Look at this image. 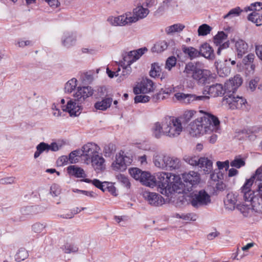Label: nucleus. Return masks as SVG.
Instances as JSON below:
<instances>
[{"instance_id":"1","label":"nucleus","mask_w":262,"mask_h":262,"mask_svg":"<svg viewBox=\"0 0 262 262\" xmlns=\"http://www.w3.org/2000/svg\"><path fill=\"white\" fill-rule=\"evenodd\" d=\"M93 94V90L91 87H78L73 95V98L70 99L66 106L62 107V110L69 112L71 116L79 115L82 110V104Z\"/></svg>"},{"instance_id":"2","label":"nucleus","mask_w":262,"mask_h":262,"mask_svg":"<svg viewBox=\"0 0 262 262\" xmlns=\"http://www.w3.org/2000/svg\"><path fill=\"white\" fill-rule=\"evenodd\" d=\"M220 122L215 116L205 113L204 116L195 120L191 125L190 134L192 136H199L204 133L215 131L220 127Z\"/></svg>"},{"instance_id":"3","label":"nucleus","mask_w":262,"mask_h":262,"mask_svg":"<svg viewBox=\"0 0 262 262\" xmlns=\"http://www.w3.org/2000/svg\"><path fill=\"white\" fill-rule=\"evenodd\" d=\"M183 72L186 77L193 78L201 84H205L211 75L210 71L203 69L199 62L186 64Z\"/></svg>"},{"instance_id":"4","label":"nucleus","mask_w":262,"mask_h":262,"mask_svg":"<svg viewBox=\"0 0 262 262\" xmlns=\"http://www.w3.org/2000/svg\"><path fill=\"white\" fill-rule=\"evenodd\" d=\"M251 186V181L246 180L244 185L241 187L237 192L228 193L224 200V204L226 208L232 210L235 209L237 202H241L244 200L247 201V196L248 194V187Z\"/></svg>"},{"instance_id":"5","label":"nucleus","mask_w":262,"mask_h":262,"mask_svg":"<svg viewBox=\"0 0 262 262\" xmlns=\"http://www.w3.org/2000/svg\"><path fill=\"white\" fill-rule=\"evenodd\" d=\"M182 128L181 122L178 118L168 117L163 121V135L170 137H177L180 134Z\"/></svg>"},{"instance_id":"6","label":"nucleus","mask_w":262,"mask_h":262,"mask_svg":"<svg viewBox=\"0 0 262 262\" xmlns=\"http://www.w3.org/2000/svg\"><path fill=\"white\" fill-rule=\"evenodd\" d=\"M251 186L248 187L247 201L250 203V205L254 213L262 215V183H260L256 191L251 190Z\"/></svg>"},{"instance_id":"7","label":"nucleus","mask_w":262,"mask_h":262,"mask_svg":"<svg viewBox=\"0 0 262 262\" xmlns=\"http://www.w3.org/2000/svg\"><path fill=\"white\" fill-rule=\"evenodd\" d=\"M183 160L192 166H198L203 169L205 173H209L212 170V162L207 158H199L194 155H185Z\"/></svg>"},{"instance_id":"8","label":"nucleus","mask_w":262,"mask_h":262,"mask_svg":"<svg viewBox=\"0 0 262 262\" xmlns=\"http://www.w3.org/2000/svg\"><path fill=\"white\" fill-rule=\"evenodd\" d=\"M174 97L177 101L182 104H189L195 101H205L209 99L208 96H197L193 94L178 92L174 94Z\"/></svg>"},{"instance_id":"9","label":"nucleus","mask_w":262,"mask_h":262,"mask_svg":"<svg viewBox=\"0 0 262 262\" xmlns=\"http://www.w3.org/2000/svg\"><path fill=\"white\" fill-rule=\"evenodd\" d=\"M210 203V196L204 190L192 195L190 201L191 205L196 208L206 206Z\"/></svg>"},{"instance_id":"10","label":"nucleus","mask_w":262,"mask_h":262,"mask_svg":"<svg viewBox=\"0 0 262 262\" xmlns=\"http://www.w3.org/2000/svg\"><path fill=\"white\" fill-rule=\"evenodd\" d=\"M169 184V187L163 192L164 195L166 196H168L169 194H172L173 192L180 193L186 191L185 184L184 182L182 183L181 178L178 175L172 174V179Z\"/></svg>"},{"instance_id":"11","label":"nucleus","mask_w":262,"mask_h":262,"mask_svg":"<svg viewBox=\"0 0 262 262\" xmlns=\"http://www.w3.org/2000/svg\"><path fill=\"white\" fill-rule=\"evenodd\" d=\"M99 150V147L95 143H88L82 147L80 156L85 162L89 164L92 158L98 155Z\"/></svg>"},{"instance_id":"12","label":"nucleus","mask_w":262,"mask_h":262,"mask_svg":"<svg viewBox=\"0 0 262 262\" xmlns=\"http://www.w3.org/2000/svg\"><path fill=\"white\" fill-rule=\"evenodd\" d=\"M172 174L171 173L161 172L157 173L156 178L154 177L155 186H158L162 194H164L163 192L169 187Z\"/></svg>"},{"instance_id":"13","label":"nucleus","mask_w":262,"mask_h":262,"mask_svg":"<svg viewBox=\"0 0 262 262\" xmlns=\"http://www.w3.org/2000/svg\"><path fill=\"white\" fill-rule=\"evenodd\" d=\"M182 179L186 187V191L191 190L192 187L199 183L200 174L195 171H191L182 174Z\"/></svg>"},{"instance_id":"14","label":"nucleus","mask_w":262,"mask_h":262,"mask_svg":"<svg viewBox=\"0 0 262 262\" xmlns=\"http://www.w3.org/2000/svg\"><path fill=\"white\" fill-rule=\"evenodd\" d=\"M132 162V160L127 156L120 152L116 155V161L113 163L112 167L115 170L124 171Z\"/></svg>"},{"instance_id":"15","label":"nucleus","mask_w":262,"mask_h":262,"mask_svg":"<svg viewBox=\"0 0 262 262\" xmlns=\"http://www.w3.org/2000/svg\"><path fill=\"white\" fill-rule=\"evenodd\" d=\"M143 196L151 205L159 206L164 202L163 198L156 192L145 191L143 192Z\"/></svg>"},{"instance_id":"16","label":"nucleus","mask_w":262,"mask_h":262,"mask_svg":"<svg viewBox=\"0 0 262 262\" xmlns=\"http://www.w3.org/2000/svg\"><path fill=\"white\" fill-rule=\"evenodd\" d=\"M130 12H127L117 17H112L108 19L110 24L115 26H124L133 24L130 22Z\"/></svg>"},{"instance_id":"17","label":"nucleus","mask_w":262,"mask_h":262,"mask_svg":"<svg viewBox=\"0 0 262 262\" xmlns=\"http://www.w3.org/2000/svg\"><path fill=\"white\" fill-rule=\"evenodd\" d=\"M149 10L147 8H144L142 6H138L134 8L133 11V15H130V22L136 23L140 19L145 18L149 14Z\"/></svg>"},{"instance_id":"18","label":"nucleus","mask_w":262,"mask_h":262,"mask_svg":"<svg viewBox=\"0 0 262 262\" xmlns=\"http://www.w3.org/2000/svg\"><path fill=\"white\" fill-rule=\"evenodd\" d=\"M227 91L225 87L223 88L222 84L216 83L210 86L207 89L203 91V96H206L207 94L210 95L211 97H216L222 96L225 92Z\"/></svg>"},{"instance_id":"19","label":"nucleus","mask_w":262,"mask_h":262,"mask_svg":"<svg viewBox=\"0 0 262 262\" xmlns=\"http://www.w3.org/2000/svg\"><path fill=\"white\" fill-rule=\"evenodd\" d=\"M147 51V49L144 47L137 50L130 51L126 55L124 56L123 60L127 63V64L130 66L132 63L139 59Z\"/></svg>"},{"instance_id":"20","label":"nucleus","mask_w":262,"mask_h":262,"mask_svg":"<svg viewBox=\"0 0 262 262\" xmlns=\"http://www.w3.org/2000/svg\"><path fill=\"white\" fill-rule=\"evenodd\" d=\"M226 100L227 103L230 105V107L233 109L241 108L247 102L246 100L242 97L238 96H235L233 94L228 96V98L225 96Z\"/></svg>"},{"instance_id":"21","label":"nucleus","mask_w":262,"mask_h":262,"mask_svg":"<svg viewBox=\"0 0 262 262\" xmlns=\"http://www.w3.org/2000/svg\"><path fill=\"white\" fill-rule=\"evenodd\" d=\"M166 164L165 169L167 170H179L182 167L181 160L176 157L167 156L166 157Z\"/></svg>"},{"instance_id":"22","label":"nucleus","mask_w":262,"mask_h":262,"mask_svg":"<svg viewBox=\"0 0 262 262\" xmlns=\"http://www.w3.org/2000/svg\"><path fill=\"white\" fill-rule=\"evenodd\" d=\"M243 79L239 75L235 76L232 79H230L225 83L226 90L228 92H234L242 84Z\"/></svg>"},{"instance_id":"23","label":"nucleus","mask_w":262,"mask_h":262,"mask_svg":"<svg viewBox=\"0 0 262 262\" xmlns=\"http://www.w3.org/2000/svg\"><path fill=\"white\" fill-rule=\"evenodd\" d=\"M199 54L200 56H202L207 59L213 60L215 58L213 49L207 42L204 43L201 46Z\"/></svg>"},{"instance_id":"24","label":"nucleus","mask_w":262,"mask_h":262,"mask_svg":"<svg viewBox=\"0 0 262 262\" xmlns=\"http://www.w3.org/2000/svg\"><path fill=\"white\" fill-rule=\"evenodd\" d=\"M90 162L97 173L103 171L105 169V160L102 156H99V154L92 158L90 160Z\"/></svg>"},{"instance_id":"25","label":"nucleus","mask_w":262,"mask_h":262,"mask_svg":"<svg viewBox=\"0 0 262 262\" xmlns=\"http://www.w3.org/2000/svg\"><path fill=\"white\" fill-rule=\"evenodd\" d=\"M76 40V36L73 32H67L63 33L61 43L64 47L68 48L75 45Z\"/></svg>"},{"instance_id":"26","label":"nucleus","mask_w":262,"mask_h":262,"mask_svg":"<svg viewBox=\"0 0 262 262\" xmlns=\"http://www.w3.org/2000/svg\"><path fill=\"white\" fill-rule=\"evenodd\" d=\"M237 57L241 58L248 52V46L243 40L238 39L235 44Z\"/></svg>"},{"instance_id":"27","label":"nucleus","mask_w":262,"mask_h":262,"mask_svg":"<svg viewBox=\"0 0 262 262\" xmlns=\"http://www.w3.org/2000/svg\"><path fill=\"white\" fill-rule=\"evenodd\" d=\"M153 177L150 173L146 171H142V176L139 181L143 185L150 187H153L155 186V182Z\"/></svg>"},{"instance_id":"28","label":"nucleus","mask_w":262,"mask_h":262,"mask_svg":"<svg viewBox=\"0 0 262 262\" xmlns=\"http://www.w3.org/2000/svg\"><path fill=\"white\" fill-rule=\"evenodd\" d=\"M69 174L74 176L76 178H85L86 175L84 170L76 165H71L67 168Z\"/></svg>"},{"instance_id":"29","label":"nucleus","mask_w":262,"mask_h":262,"mask_svg":"<svg viewBox=\"0 0 262 262\" xmlns=\"http://www.w3.org/2000/svg\"><path fill=\"white\" fill-rule=\"evenodd\" d=\"M154 83L148 79H143L140 85L139 91L143 93H148L154 91Z\"/></svg>"},{"instance_id":"30","label":"nucleus","mask_w":262,"mask_h":262,"mask_svg":"<svg viewBox=\"0 0 262 262\" xmlns=\"http://www.w3.org/2000/svg\"><path fill=\"white\" fill-rule=\"evenodd\" d=\"M167 156H165L162 154L160 153H155L154 155L153 161L155 165L158 168L161 169H164L165 167L166 164V157Z\"/></svg>"},{"instance_id":"31","label":"nucleus","mask_w":262,"mask_h":262,"mask_svg":"<svg viewBox=\"0 0 262 262\" xmlns=\"http://www.w3.org/2000/svg\"><path fill=\"white\" fill-rule=\"evenodd\" d=\"M182 51L191 60L200 56L199 50L192 47L183 46Z\"/></svg>"},{"instance_id":"32","label":"nucleus","mask_w":262,"mask_h":262,"mask_svg":"<svg viewBox=\"0 0 262 262\" xmlns=\"http://www.w3.org/2000/svg\"><path fill=\"white\" fill-rule=\"evenodd\" d=\"M169 43L165 40L157 41L151 48V51L153 53H161L167 49Z\"/></svg>"},{"instance_id":"33","label":"nucleus","mask_w":262,"mask_h":262,"mask_svg":"<svg viewBox=\"0 0 262 262\" xmlns=\"http://www.w3.org/2000/svg\"><path fill=\"white\" fill-rule=\"evenodd\" d=\"M112 101L113 99L112 98H105L103 99H102V101L97 102L95 104V107L97 110L102 111L106 110L111 106Z\"/></svg>"},{"instance_id":"34","label":"nucleus","mask_w":262,"mask_h":262,"mask_svg":"<svg viewBox=\"0 0 262 262\" xmlns=\"http://www.w3.org/2000/svg\"><path fill=\"white\" fill-rule=\"evenodd\" d=\"M185 26L182 24H176L165 28V32L167 35H172L174 33H179L182 31Z\"/></svg>"},{"instance_id":"35","label":"nucleus","mask_w":262,"mask_h":262,"mask_svg":"<svg viewBox=\"0 0 262 262\" xmlns=\"http://www.w3.org/2000/svg\"><path fill=\"white\" fill-rule=\"evenodd\" d=\"M248 18L249 20L255 23L257 26L262 25V13L253 11L248 15Z\"/></svg>"},{"instance_id":"36","label":"nucleus","mask_w":262,"mask_h":262,"mask_svg":"<svg viewBox=\"0 0 262 262\" xmlns=\"http://www.w3.org/2000/svg\"><path fill=\"white\" fill-rule=\"evenodd\" d=\"M62 251L66 254H75L78 252V246L72 243H66L61 247Z\"/></svg>"},{"instance_id":"37","label":"nucleus","mask_w":262,"mask_h":262,"mask_svg":"<svg viewBox=\"0 0 262 262\" xmlns=\"http://www.w3.org/2000/svg\"><path fill=\"white\" fill-rule=\"evenodd\" d=\"M237 208L239 211L243 214L244 216L247 217L252 215V213L254 212L252 207L250 208L248 205H241L237 204Z\"/></svg>"},{"instance_id":"38","label":"nucleus","mask_w":262,"mask_h":262,"mask_svg":"<svg viewBox=\"0 0 262 262\" xmlns=\"http://www.w3.org/2000/svg\"><path fill=\"white\" fill-rule=\"evenodd\" d=\"M49 151V144L45 142H41L36 146V151L34 153V157L36 159L43 152H48Z\"/></svg>"},{"instance_id":"39","label":"nucleus","mask_w":262,"mask_h":262,"mask_svg":"<svg viewBox=\"0 0 262 262\" xmlns=\"http://www.w3.org/2000/svg\"><path fill=\"white\" fill-rule=\"evenodd\" d=\"M152 134L156 138H159L161 137L162 135L163 134V122H162V124H161L159 122H156L152 129Z\"/></svg>"},{"instance_id":"40","label":"nucleus","mask_w":262,"mask_h":262,"mask_svg":"<svg viewBox=\"0 0 262 262\" xmlns=\"http://www.w3.org/2000/svg\"><path fill=\"white\" fill-rule=\"evenodd\" d=\"M77 79L72 78L69 80L65 84L64 90L66 93H71L75 89L77 86Z\"/></svg>"},{"instance_id":"41","label":"nucleus","mask_w":262,"mask_h":262,"mask_svg":"<svg viewBox=\"0 0 262 262\" xmlns=\"http://www.w3.org/2000/svg\"><path fill=\"white\" fill-rule=\"evenodd\" d=\"M115 150V145L111 143L105 144L103 148V152L105 157H110Z\"/></svg>"},{"instance_id":"42","label":"nucleus","mask_w":262,"mask_h":262,"mask_svg":"<svg viewBox=\"0 0 262 262\" xmlns=\"http://www.w3.org/2000/svg\"><path fill=\"white\" fill-rule=\"evenodd\" d=\"M161 72V69L158 63H154L151 64V70L149 72L151 77H156L160 76Z\"/></svg>"},{"instance_id":"43","label":"nucleus","mask_w":262,"mask_h":262,"mask_svg":"<svg viewBox=\"0 0 262 262\" xmlns=\"http://www.w3.org/2000/svg\"><path fill=\"white\" fill-rule=\"evenodd\" d=\"M243 10L239 7H237L230 10L229 12L223 16L224 19L231 18L232 17L239 16Z\"/></svg>"},{"instance_id":"44","label":"nucleus","mask_w":262,"mask_h":262,"mask_svg":"<svg viewBox=\"0 0 262 262\" xmlns=\"http://www.w3.org/2000/svg\"><path fill=\"white\" fill-rule=\"evenodd\" d=\"M227 35L223 32H219L213 38L214 43L219 46L226 39Z\"/></svg>"},{"instance_id":"45","label":"nucleus","mask_w":262,"mask_h":262,"mask_svg":"<svg viewBox=\"0 0 262 262\" xmlns=\"http://www.w3.org/2000/svg\"><path fill=\"white\" fill-rule=\"evenodd\" d=\"M28 256L27 251L24 248H20L15 255L16 260L20 261L25 260Z\"/></svg>"},{"instance_id":"46","label":"nucleus","mask_w":262,"mask_h":262,"mask_svg":"<svg viewBox=\"0 0 262 262\" xmlns=\"http://www.w3.org/2000/svg\"><path fill=\"white\" fill-rule=\"evenodd\" d=\"M212 28L207 24H203L198 28V34L200 36H205L209 34Z\"/></svg>"},{"instance_id":"47","label":"nucleus","mask_w":262,"mask_h":262,"mask_svg":"<svg viewBox=\"0 0 262 262\" xmlns=\"http://www.w3.org/2000/svg\"><path fill=\"white\" fill-rule=\"evenodd\" d=\"M81 150H76L72 151L68 157L69 161L71 163H76L78 161V157H81Z\"/></svg>"},{"instance_id":"48","label":"nucleus","mask_w":262,"mask_h":262,"mask_svg":"<svg viewBox=\"0 0 262 262\" xmlns=\"http://www.w3.org/2000/svg\"><path fill=\"white\" fill-rule=\"evenodd\" d=\"M245 165V161L239 157H235V159L230 163V165L232 167H235L236 168H239L241 167L244 166Z\"/></svg>"},{"instance_id":"49","label":"nucleus","mask_w":262,"mask_h":262,"mask_svg":"<svg viewBox=\"0 0 262 262\" xmlns=\"http://www.w3.org/2000/svg\"><path fill=\"white\" fill-rule=\"evenodd\" d=\"M46 227V224L37 222L32 226V230L35 233H40L42 232Z\"/></svg>"},{"instance_id":"50","label":"nucleus","mask_w":262,"mask_h":262,"mask_svg":"<svg viewBox=\"0 0 262 262\" xmlns=\"http://www.w3.org/2000/svg\"><path fill=\"white\" fill-rule=\"evenodd\" d=\"M255 179L258 181H262V165L256 170L255 174L247 180L251 181L252 186Z\"/></svg>"},{"instance_id":"51","label":"nucleus","mask_w":262,"mask_h":262,"mask_svg":"<svg viewBox=\"0 0 262 262\" xmlns=\"http://www.w3.org/2000/svg\"><path fill=\"white\" fill-rule=\"evenodd\" d=\"M130 176L136 180H139L142 176V171L138 168H132L129 169Z\"/></svg>"},{"instance_id":"52","label":"nucleus","mask_w":262,"mask_h":262,"mask_svg":"<svg viewBox=\"0 0 262 262\" xmlns=\"http://www.w3.org/2000/svg\"><path fill=\"white\" fill-rule=\"evenodd\" d=\"M173 92H174V88H165L164 89H162L160 93L158 94V99L161 98L162 99H164L165 98V96H163V94L168 95Z\"/></svg>"},{"instance_id":"53","label":"nucleus","mask_w":262,"mask_h":262,"mask_svg":"<svg viewBox=\"0 0 262 262\" xmlns=\"http://www.w3.org/2000/svg\"><path fill=\"white\" fill-rule=\"evenodd\" d=\"M177 59L174 56H170L167 58L166 61L165 68L170 70L176 64Z\"/></svg>"},{"instance_id":"54","label":"nucleus","mask_w":262,"mask_h":262,"mask_svg":"<svg viewBox=\"0 0 262 262\" xmlns=\"http://www.w3.org/2000/svg\"><path fill=\"white\" fill-rule=\"evenodd\" d=\"M117 178L118 181L121 182L125 187L127 188H129L130 183L128 179L125 177L124 175L122 174H119L117 176Z\"/></svg>"},{"instance_id":"55","label":"nucleus","mask_w":262,"mask_h":262,"mask_svg":"<svg viewBox=\"0 0 262 262\" xmlns=\"http://www.w3.org/2000/svg\"><path fill=\"white\" fill-rule=\"evenodd\" d=\"M149 100L150 97L144 95H137L134 98L135 103H146L147 102H148Z\"/></svg>"},{"instance_id":"56","label":"nucleus","mask_w":262,"mask_h":262,"mask_svg":"<svg viewBox=\"0 0 262 262\" xmlns=\"http://www.w3.org/2000/svg\"><path fill=\"white\" fill-rule=\"evenodd\" d=\"M248 10L256 11L258 13H262V3L256 2L252 4L250 7L248 8Z\"/></svg>"},{"instance_id":"57","label":"nucleus","mask_w":262,"mask_h":262,"mask_svg":"<svg viewBox=\"0 0 262 262\" xmlns=\"http://www.w3.org/2000/svg\"><path fill=\"white\" fill-rule=\"evenodd\" d=\"M61 192L60 187L57 184H53L50 187V193L53 196H58Z\"/></svg>"},{"instance_id":"58","label":"nucleus","mask_w":262,"mask_h":262,"mask_svg":"<svg viewBox=\"0 0 262 262\" xmlns=\"http://www.w3.org/2000/svg\"><path fill=\"white\" fill-rule=\"evenodd\" d=\"M179 218L182 219L186 221H195L196 220V215L193 213L187 214H182L179 216Z\"/></svg>"},{"instance_id":"59","label":"nucleus","mask_w":262,"mask_h":262,"mask_svg":"<svg viewBox=\"0 0 262 262\" xmlns=\"http://www.w3.org/2000/svg\"><path fill=\"white\" fill-rule=\"evenodd\" d=\"M254 57L253 54H249L243 59L242 62L245 65H249L253 62Z\"/></svg>"},{"instance_id":"60","label":"nucleus","mask_w":262,"mask_h":262,"mask_svg":"<svg viewBox=\"0 0 262 262\" xmlns=\"http://www.w3.org/2000/svg\"><path fill=\"white\" fill-rule=\"evenodd\" d=\"M21 212L24 215H30L35 213L33 206H27L21 209Z\"/></svg>"},{"instance_id":"61","label":"nucleus","mask_w":262,"mask_h":262,"mask_svg":"<svg viewBox=\"0 0 262 262\" xmlns=\"http://www.w3.org/2000/svg\"><path fill=\"white\" fill-rule=\"evenodd\" d=\"M15 178L9 177L0 179V184L3 185L11 184L15 183Z\"/></svg>"},{"instance_id":"62","label":"nucleus","mask_w":262,"mask_h":262,"mask_svg":"<svg viewBox=\"0 0 262 262\" xmlns=\"http://www.w3.org/2000/svg\"><path fill=\"white\" fill-rule=\"evenodd\" d=\"M132 72V69L130 66L127 64L124 68H123V70L121 77H122V79L127 77Z\"/></svg>"},{"instance_id":"63","label":"nucleus","mask_w":262,"mask_h":262,"mask_svg":"<svg viewBox=\"0 0 262 262\" xmlns=\"http://www.w3.org/2000/svg\"><path fill=\"white\" fill-rule=\"evenodd\" d=\"M216 165L219 169H222L224 168H225L226 170H227L229 168V162L228 160H227L225 162L218 161L216 163Z\"/></svg>"},{"instance_id":"64","label":"nucleus","mask_w":262,"mask_h":262,"mask_svg":"<svg viewBox=\"0 0 262 262\" xmlns=\"http://www.w3.org/2000/svg\"><path fill=\"white\" fill-rule=\"evenodd\" d=\"M194 113L195 112L191 110L186 111L184 113L183 117L186 122L189 121L192 118L194 115Z\"/></svg>"}]
</instances>
